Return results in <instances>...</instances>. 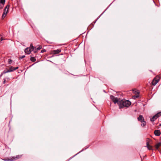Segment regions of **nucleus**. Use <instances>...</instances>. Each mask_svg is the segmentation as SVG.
I'll use <instances>...</instances> for the list:
<instances>
[{"mask_svg": "<svg viewBox=\"0 0 161 161\" xmlns=\"http://www.w3.org/2000/svg\"><path fill=\"white\" fill-rule=\"evenodd\" d=\"M131 104V102L128 100H121L119 102V108H121L124 107H129Z\"/></svg>", "mask_w": 161, "mask_h": 161, "instance_id": "nucleus-1", "label": "nucleus"}, {"mask_svg": "<svg viewBox=\"0 0 161 161\" xmlns=\"http://www.w3.org/2000/svg\"><path fill=\"white\" fill-rule=\"evenodd\" d=\"M21 155H17L15 156L7 158L6 159H4L3 160L8 161H14L20 158L21 157Z\"/></svg>", "mask_w": 161, "mask_h": 161, "instance_id": "nucleus-2", "label": "nucleus"}, {"mask_svg": "<svg viewBox=\"0 0 161 161\" xmlns=\"http://www.w3.org/2000/svg\"><path fill=\"white\" fill-rule=\"evenodd\" d=\"M160 77L159 76H157L153 80L151 83L152 85L155 86L159 80Z\"/></svg>", "mask_w": 161, "mask_h": 161, "instance_id": "nucleus-3", "label": "nucleus"}, {"mask_svg": "<svg viewBox=\"0 0 161 161\" xmlns=\"http://www.w3.org/2000/svg\"><path fill=\"white\" fill-rule=\"evenodd\" d=\"M18 68V67L14 68L13 66L10 67L7 70H4L3 71V73L5 74L8 72H12L14 70L17 69Z\"/></svg>", "mask_w": 161, "mask_h": 161, "instance_id": "nucleus-4", "label": "nucleus"}, {"mask_svg": "<svg viewBox=\"0 0 161 161\" xmlns=\"http://www.w3.org/2000/svg\"><path fill=\"white\" fill-rule=\"evenodd\" d=\"M110 98L114 104L117 103L119 105V99L117 97H115L114 96L111 95L110 96Z\"/></svg>", "mask_w": 161, "mask_h": 161, "instance_id": "nucleus-5", "label": "nucleus"}, {"mask_svg": "<svg viewBox=\"0 0 161 161\" xmlns=\"http://www.w3.org/2000/svg\"><path fill=\"white\" fill-rule=\"evenodd\" d=\"M132 91L133 93L136 95L133 96V97H134V98H138L139 97V91L136 89H134L132 90Z\"/></svg>", "mask_w": 161, "mask_h": 161, "instance_id": "nucleus-6", "label": "nucleus"}, {"mask_svg": "<svg viewBox=\"0 0 161 161\" xmlns=\"http://www.w3.org/2000/svg\"><path fill=\"white\" fill-rule=\"evenodd\" d=\"M150 142L151 140L150 139H147L146 140L147 147L149 150H151L152 148V146L149 145Z\"/></svg>", "mask_w": 161, "mask_h": 161, "instance_id": "nucleus-7", "label": "nucleus"}, {"mask_svg": "<svg viewBox=\"0 0 161 161\" xmlns=\"http://www.w3.org/2000/svg\"><path fill=\"white\" fill-rule=\"evenodd\" d=\"M31 51H33L34 53H36L38 50L40 49V47H38V48L34 47L32 45V44H31Z\"/></svg>", "mask_w": 161, "mask_h": 161, "instance_id": "nucleus-8", "label": "nucleus"}, {"mask_svg": "<svg viewBox=\"0 0 161 161\" xmlns=\"http://www.w3.org/2000/svg\"><path fill=\"white\" fill-rule=\"evenodd\" d=\"M31 51V47H30L26 48L25 50V53L28 54H30Z\"/></svg>", "mask_w": 161, "mask_h": 161, "instance_id": "nucleus-9", "label": "nucleus"}, {"mask_svg": "<svg viewBox=\"0 0 161 161\" xmlns=\"http://www.w3.org/2000/svg\"><path fill=\"white\" fill-rule=\"evenodd\" d=\"M5 2V0H0V9L3 8Z\"/></svg>", "mask_w": 161, "mask_h": 161, "instance_id": "nucleus-10", "label": "nucleus"}, {"mask_svg": "<svg viewBox=\"0 0 161 161\" xmlns=\"http://www.w3.org/2000/svg\"><path fill=\"white\" fill-rule=\"evenodd\" d=\"M61 51L60 49H58L56 50H53L51 51V53L53 54H57L59 53Z\"/></svg>", "mask_w": 161, "mask_h": 161, "instance_id": "nucleus-11", "label": "nucleus"}, {"mask_svg": "<svg viewBox=\"0 0 161 161\" xmlns=\"http://www.w3.org/2000/svg\"><path fill=\"white\" fill-rule=\"evenodd\" d=\"M138 120L140 121L141 122H142V121L144 120V119L142 115H140L137 118Z\"/></svg>", "mask_w": 161, "mask_h": 161, "instance_id": "nucleus-12", "label": "nucleus"}, {"mask_svg": "<svg viewBox=\"0 0 161 161\" xmlns=\"http://www.w3.org/2000/svg\"><path fill=\"white\" fill-rule=\"evenodd\" d=\"M154 134L155 136H159L161 134V132L159 130H156L154 131Z\"/></svg>", "mask_w": 161, "mask_h": 161, "instance_id": "nucleus-13", "label": "nucleus"}, {"mask_svg": "<svg viewBox=\"0 0 161 161\" xmlns=\"http://www.w3.org/2000/svg\"><path fill=\"white\" fill-rule=\"evenodd\" d=\"M8 11H4L3 14L2 15V18L3 19L6 16L7 14Z\"/></svg>", "mask_w": 161, "mask_h": 161, "instance_id": "nucleus-14", "label": "nucleus"}, {"mask_svg": "<svg viewBox=\"0 0 161 161\" xmlns=\"http://www.w3.org/2000/svg\"><path fill=\"white\" fill-rule=\"evenodd\" d=\"M3 84H5L6 82H8L10 80V79L9 78H7L3 79Z\"/></svg>", "mask_w": 161, "mask_h": 161, "instance_id": "nucleus-15", "label": "nucleus"}, {"mask_svg": "<svg viewBox=\"0 0 161 161\" xmlns=\"http://www.w3.org/2000/svg\"><path fill=\"white\" fill-rule=\"evenodd\" d=\"M161 145V143H158L156 144L155 146V147L156 149H158L159 147Z\"/></svg>", "mask_w": 161, "mask_h": 161, "instance_id": "nucleus-16", "label": "nucleus"}, {"mask_svg": "<svg viewBox=\"0 0 161 161\" xmlns=\"http://www.w3.org/2000/svg\"><path fill=\"white\" fill-rule=\"evenodd\" d=\"M155 116H156V117L157 118L160 116H161V111L157 113Z\"/></svg>", "mask_w": 161, "mask_h": 161, "instance_id": "nucleus-17", "label": "nucleus"}, {"mask_svg": "<svg viewBox=\"0 0 161 161\" xmlns=\"http://www.w3.org/2000/svg\"><path fill=\"white\" fill-rule=\"evenodd\" d=\"M10 5L9 4H8L5 7V8L4 9V11H6L8 12V9Z\"/></svg>", "mask_w": 161, "mask_h": 161, "instance_id": "nucleus-18", "label": "nucleus"}, {"mask_svg": "<svg viewBox=\"0 0 161 161\" xmlns=\"http://www.w3.org/2000/svg\"><path fill=\"white\" fill-rule=\"evenodd\" d=\"M157 118L156 117V116L154 115L152 118L151 119V121L152 122L154 121Z\"/></svg>", "mask_w": 161, "mask_h": 161, "instance_id": "nucleus-19", "label": "nucleus"}, {"mask_svg": "<svg viewBox=\"0 0 161 161\" xmlns=\"http://www.w3.org/2000/svg\"><path fill=\"white\" fill-rule=\"evenodd\" d=\"M141 123H142L141 125L142 127H144L146 125V124H147L146 122V121H145V120L143 121H142V122H141Z\"/></svg>", "mask_w": 161, "mask_h": 161, "instance_id": "nucleus-20", "label": "nucleus"}, {"mask_svg": "<svg viewBox=\"0 0 161 161\" xmlns=\"http://www.w3.org/2000/svg\"><path fill=\"white\" fill-rule=\"evenodd\" d=\"M30 60L33 62L35 61L36 59L34 57H31L30 58Z\"/></svg>", "mask_w": 161, "mask_h": 161, "instance_id": "nucleus-21", "label": "nucleus"}, {"mask_svg": "<svg viewBox=\"0 0 161 161\" xmlns=\"http://www.w3.org/2000/svg\"><path fill=\"white\" fill-rule=\"evenodd\" d=\"M12 63V60L11 59H8V63L9 64H10Z\"/></svg>", "mask_w": 161, "mask_h": 161, "instance_id": "nucleus-22", "label": "nucleus"}, {"mask_svg": "<svg viewBox=\"0 0 161 161\" xmlns=\"http://www.w3.org/2000/svg\"><path fill=\"white\" fill-rule=\"evenodd\" d=\"M46 51V50L45 49H42V50H41V53H43L45 52Z\"/></svg>", "mask_w": 161, "mask_h": 161, "instance_id": "nucleus-23", "label": "nucleus"}, {"mask_svg": "<svg viewBox=\"0 0 161 161\" xmlns=\"http://www.w3.org/2000/svg\"><path fill=\"white\" fill-rule=\"evenodd\" d=\"M25 55H23V56H21V57H20V59H22L23 58H25Z\"/></svg>", "mask_w": 161, "mask_h": 161, "instance_id": "nucleus-24", "label": "nucleus"}, {"mask_svg": "<svg viewBox=\"0 0 161 161\" xmlns=\"http://www.w3.org/2000/svg\"><path fill=\"white\" fill-rule=\"evenodd\" d=\"M3 40L2 37H0V42Z\"/></svg>", "mask_w": 161, "mask_h": 161, "instance_id": "nucleus-25", "label": "nucleus"}, {"mask_svg": "<svg viewBox=\"0 0 161 161\" xmlns=\"http://www.w3.org/2000/svg\"><path fill=\"white\" fill-rule=\"evenodd\" d=\"M3 74V72L2 74H1L0 77Z\"/></svg>", "mask_w": 161, "mask_h": 161, "instance_id": "nucleus-26", "label": "nucleus"}, {"mask_svg": "<svg viewBox=\"0 0 161 161\" xmlns=\"http://www.w3.org/2000/svg\"><path fill=\"white\" fill-rule=\"evenodd\" d=\"M160 125L161 126V124Z\"/></svg>", "mask_w": 161, "mask_h": 161, "instance_id": "nucleus-27", "label": "nucleus"}]
</instances>
